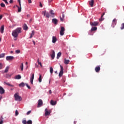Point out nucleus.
I'll return each mask as SVG.
<instances>
[{"instance_id": "c03bdc74", "label": "nucleus", "mask_w": 124, "mask_h": 124, "mask_svg": "<svg viewBox=\"0 0 124 124\" xmlns=\"http://www.w3.org/2000/svg\"><path fill=\"white\" fill-rule=\"evenodd\" d=\"M25 85H26V86L27 87V88H28L29 89H31V87L29 86V85H28V84H27V83H26Z\"/></svg>"}, {"instance_id": "4d7b16f0", "label": "nucleus", "mask_w": 124, "mask_h": 124, "mask_svg": "<svg viewBox=\"0 0 124 124\" xmlns=\"http://www.w3.org/2000/svg\"><path fill=\"white\" fill-rule=\"evenodd\" d=\"M3 124V121H0V124Z\"/></svg>"}, {"instance_id": "a211bd4d", "label": "nucleus", "mask_w": 124, "mask_h": 124, "mask_svg": "<svg viewBox=\"0 0 124 124\" xmlns=\"http://www.w3.org/2000/svg\"><path fill=\"white\" fill-rule=\"evenodd\" d=\"M28 29V27L27 26V25L26 24H24V26H23V30L25 31H27Z\"/></svg>"}, {"instance_id": "dca6fc26", "label": "nucleus", "mask_w": 124, "mask_h": 124, "mask_svg": "<svg viewBox=\"0 0 124 124\" xmlns=\"http://www.w3.org/2000/svg\"><path fill=\"white\" fill-rule=\"evenodd\" d=\"M56 41H57V38H56V37L53 36L52 37V43H55Z\"/></svg>"}, {"instance_id": "69168bd1", "label": "nucleus", "mask_w": 124, "mask_h": 124, "mask_svg": "<svg viewBox=\"0 0 124 124\" xmlns=\"http://www.w3.org/2000/svg\"><path fill=\"white\" fill-rule=\"evenodd\" d=\"M17 1L19 2V3H21L20 0H18Z\"/></svg>"}, {"instance_id": "20e7f679", "label": "nucleus", "mask_w": 124, "mask_h": 124, "mask_svg": "<svg viewBox=\"0 0 124 124\" xmlns=\"http://www.w3.org/2000/svg\"><path fill=\"white\" fill-rule=\"evenodd\" d=\"M60 67H61V71L59 73V77H61L62 76L63 74V68L62 65H60Z\"/></svg>"}, {"instance_id": "4c0bfd02", "label": "nucleus", "mask_w": 124, "mask_h": 124, "mask_svg": "<svg viewBox=\"0 0 124 124\" xmlns=\"http://www.w3.org/2000/svg\"><path fill=\"white\" fill-rule=\"evenodd\" d=\"M20 53V50L19 49H17L16 50V54H19Z\"/></svg>"}, {"instance_id": "412c9836", "label": "nucleus", "mask_w": 124, "mask_h": 124, "mask_svg": "<svg viewBox=\"0 0 124 124\" xmlns=\"http://www.w3.org/2000/svg\"><path fill=\"white\" fill-rule=\"evenodd\" d=\"M70 62V60H67V59H64V63L66 65L68 64Z\"/></svg>"}, {"instance_id": "1a4fd4ad", "label": "nucleus", "mask_w": 124, "mask_h": 124, "mask_svg": "<svg viewBox=\"0 0 124 124\" xmlns=\"http://www.w3.org/2000/svg\"><path fill=\"white\" fill-rule=\"evenodd\" d=\"M51 52H52V53L51 54V57L52 59V60H53L54 59V58H55V52L54 50H52Z\"/></svg>"}, {"instance_id": "052dcab7", "label": "nucleus", "mask_w": 124, "mask_h": 124, "mask_svg": "<svg viewBox=\"0 0 124 124\" xmlns=\"http://www.w3.org/2000/svg\"><path fill=\"white\" fill-rule=\"evenodd\" d=\"M31 80V84H33V80Z\"/></svg>"}, {"instance_id": "37998d69", "label": "nucleus", "mask_w": 124, "mask_h": 124, "mask_svg": "<svg viewBox=\"0 0 124 124\" xmlns=\"http://www.w3.org/2000/svg\"><path fill=\"white\" fill-rule=\"evenodd\" d=\"M60 19L62 22L64 21V18L62 17L61 16H60Z\"/></svg>"}, {"instance_id": "5fc2aeb1", "label": "nucleus", "mask_w": 124, "mask_h": 124, "mask_svg": "<svg viewBox=\"0 0 124 124\" xmlns=\"http://www.w3.org/2000/svg\"><path fill=\"white\" fill-rule=\"evenodd\" d=\"M49 93L50 94H51L52 93V91H51V90H50L49 91Z\"/></svg>"}, {"instance_id": "393cba45", "label": "nucleus", "mask_w": 124, "mask_h": 124, "mask_svg": "<svg viewBox=\"0 0 124 124\" xmlns=\"http://www.w3.org/2000/svg\"><path fill=\"white\" fill-rule=\"evenodd\" d=\"M97 30V28L96 27H92L91 29V31H96Z\"/></svg>"}, {"instance_id": "58836bf2", "label": "nucleus", "mask_w": 124, "mask_h": 124, "mask_svg": "<svg viewBox=\"0 0 124 124\" xmlns=\"http://www.w3.org/2000/svg\"><path fill=\"white\" fill-rule=\"evenodd\" d=\"M46 16L47 18H49L50 16L48 12H46Z\"/></svg>"}, {"instance_id": "bb28decb", "label": "nucleus", "mask_w": 124, "mask_h": 124, "mask_svg": "<svg viewBox=\"0 0 124 124\" xmlns=\"http://www.w3.org/2000/svg\"><path fill=\"white\" fill-rule=\"evenodd\" d=\"M16 7L18 8V12L20 13L21 12V7H19L18 5H16Z\"/></svg>"}, {"instance_id": "c9c22d12", "label": "nucleus", "mask_w": 124, "mask_h": 124, "mask_svg": "<svg viewBox=\"0 0 124 124\" xmlns=\"http://www.w3.org/2000/svg\"><path fill=\"white\" fill-rule=\"evenodd\" d=\"M32 122L31 120H29L27 122V124H32Z\"/></svg>"}, {"instance_id": "2f4dec72", "label": "nucleus", "mask_w": 124, "mask_h": 124, "mask_svg": "<svg viewBox=\"0 0 124 124\" xmlns=\"http://www.w3.org/2000/svg\"><path fill=\"white\" fill-rule=\"evenodd\" d=\"M39 82L41 83L42 82V76L41 75H39V78L38 79Z\"/></svg>"}, {"instance_id": "6e6d98bb", "label": "nucleus", "mask_w": 124, "mask_h": 124, "mask_svg": "<svg viewBox=\"0 0 124 124\" xmlns=\"http://www.w3.org/2000/svg\"><path fill=\"white\" fill-rule=\"evenodd\" d=\"M28 1L29 3H31V0H28Z\"/></svg>"}, {"instance_id": "6ab92c4d", "label": "nucleus", "mask_w": 124, "mask_h": 124, "mask_svg": "<svg viewBox=\"0 0 124 124\" xmlns=\"http://www.w3.org/2000/svg\"><path fill=\"white\" fill-rule=\"evenodd\" d=\"M26 85V83H24V82H21V83H20V84H19V86L20 87H24Z\"/></svg>"}, {"instance_id": "a878e982", "label": "nucleus", "mask_w": 124, "mask_h": 124, "mask_svg": "<svg viewBox=\"0 0 124 124\" xmlns=\"http://www.w3.org/2000/svg\"><path fill=\"white\" fill-rule=\"evenodd\" d=\"M105 13H104L103 14V15L101 16V18L100 19H99V21H103L104 20V18H103V17L105 15Z\"/></svg>"}, {"instance_id": "4468645a", "label": "nucleus", "mask_w": 124, "mask_h": 124, "mask_svg": "<svg viewBox=\"0 0 124 124\" xmlns=\"http://www.w3.org/2000/svg\"><path fill=\"white\" fill-rule=\"evenodd\" d=\"M4 29V25H2L0 27V32L1 33H3Z\"/></svg>"}, {"instance_id": "774afa93", "label": "nucleus", "mask_w": 124, "mask_h": 124, "mask_svg": "<svg viewBox=\"0 0 124 124\" xmlns=\"http://www.w3.org/2000/svg\"><path fill=\"white\" fill-rule=\"evenodd\" d=\"M2 98V96H0V101L1 100Z\"/></svg>"}, {"instance_id": "b1692460", "label": "nucleus", "mask_w": 124, "mask_h": 124, "mask_svg": "<svg viewBox=\"0 0 124 124\" xmlns=\"http://www.w3.org/2000/svg\"><path fill=\"white\" fill-rule=\"evenodd\" d=\"M62 56V53L61 52H59L58 53V54H57V59H59V58Z\"/></svg>"}, {"instance_id": "bf43d9fd", "label": "nucleus", "mask_w": 124, "mask_h": 124, "mask_svg": "<svg viewBox=\"0 0 124 124\" xmlns=\"http://www.w3.org/2000/svg\"><path fill=\"white\" fill-rule=\"evenodd\" d=\"M32 18H31L30 19V23H31V21H32Z\"/></svg>"}, {"instance_id": "f03ea898", "label": "nucleus", "mask_w": 124, "mask_h": 124, "mask_svg": "<svg viewBox=\"0 0 124 124\" xmlns=\"http://www.w3.org/2000/svg\"><path fill=\"white\" fill-rule=\"evenodd\" d=\"M15 100L17 101H21L22 100V98L18 95V93H16L14 95Z\"/></svg>"}, {"instance_id": "79ce46f5", "label": "nucleus", "mask_w": 124, "mask_h": 124, "mask_svg": "<svg viewBox=\"0 0 124 124\" xmlns=\"http://www.w3.org/2000/svg\"><path fill=\"white\" fill-rule=\"evenodd\" d=\"M46 11L45 10V11H43L42 12V14H43L44 15V16H46Z\"/></svg>"}, {"instance_id": "e433bc0d", "label": "nucleus", "mask_w": 124, "mask_h": 124, "mask_svg": "<svg viewBox=\"0 0 124 124\" xmlns=\"http://www.w3.org/2000/svg\"><path fill=\"white\" fill-rule=\"evenodd\" d=\"M0 6H1V7H2V8H4V7H5V5L4 3H0Z\"/></svg>"}, {"instance_id": "e2e57ef3", "label": "nucleus", "mask_w": 124, "mask_h": 124, "mask_svg": "<svg viewBox=\"0 0 124 124\" xmlns=\"http://www.w3.org/2000/svg\"><path fill=\"white\" fill-rule=\"evenodd\" d=\"M37 62H38V63L39 62H39V58H38V59H37Z\"/></svg>"}, {"instance_id": "9d476101", "label": "nucleus", "mask_w": 124, "mask_h": 124, "mask_svg": "<svg viewBox=\"0 0 124 124\" xmlns=\"http://www.w3.org/2000/svg\"><path fill=\"white\" fill-rule=\"evenodd\" d=\"M42 105H43V102H42V100L40 99L38 101V104L37 107L40 108V107H41L42 106Z\"/></svg>"}, {"instance_id": "338daca9", "label": "nucleus", "mask_w": 124, "mask_h": 124, "mask_svg": "<svg viewBox=\"0 0 124 124\" xmlns=\"http://www.w3.org/2000/svg\"><path fill=\"white\" fill-rule=\"evenodd\" d=\"M20 7H21V3H19Z\"/></svg>"}, {"instance_id": "0e129e2a", "label": "nucleus", "mask_w": 124, "mask_h": 124, "mask_svg": "<svg viewBox=\"0 0 124 124\" xmlns=\"http://www.w3.org/2000/svg\"><path fill=\"white\" fill-rule=\"evenodd\" d=\"M32 42H33L34 45H35V42L34 41H33Z\"/></svg>"}, {"instance_id": "8fccbe9b", "label": "nucleus", "mask_w": 124, "mask_h": 124, "mask_svg": "<svg viewBox=\"0 0 124 124\" xmlns=\"http://www.w3.org/2000/svg\"><path fill=\"white\" fill-rule=\"evenodd\" d=\"M40 7L42 8L43 7V5L41 2H40Z\"/></svg>"}, {"instance_id": "f3484780", "label": "nucleus", "mask_w": 124, "mask_h": 124, "mask_svg": "<svg viewBox=\"0 0 124 124\" xmlns=\"http://www.w3.org/2000/svg\"><path fill=\"white\" fill-rule=\"evenodd\" d=\"M9 68H10L9 66H7L5 68V70H4V73H8Z\"/></svg>"}, {"instance_id": "f704fd0d", "label": "nucleus", "mask_w": 124, "mask_h": 124, "mask_svg": "<svg viewBox=\"0 0 124 124\" xmlns=\"http://www.w3.org/2000/svg\"><path fill=\"white\" fill-rule=\"evenodd\" d=\"M34 77V74H32V75L30 78V80H33Z\"/></svg>"}, {"instance_id": "f257e3e1", "label": "nucleus", "mask_w": 124, "mask_h": 124, "mask_svg": "<svg viewBox=\"0 0 124 124\" xmlns=\"http://www.w3.org/2000/svg\"><path fill=\"white\" fill-rule=\"evenodd\" d=\"M20 33H21V28H17L13 31L12 34L13 37L16 38L18 36V34Z\"/></svg>"}, {"instance_id": "de8ad7c7", "label": "nucleus", "mask_w": 124, "mask_h": 124, "mask_svg": "<svg viewBox=\"0 0 124 124\" xmlns=\"http://www.w3.org/2000/svg\"><path fill=\"white\" fill-rule=\"evenodd\" d=\"M2 68V65L1 64V63H0V69H1Z\"/></svg>"}, {"instance_id": "a19ab883", "label": "nucleus", "mask_w": 124, "mask_h": 124, "mask_svg": "<svg viewBox=\"0 0 124 124\" xmlns=\"http://www.w3.org/2000/svg\"><path fill=\"white\" fill-rule=\"evenodd\" d=\"M22 124H27V122L25 120H23L22 121Z\"/></svg>"}, {"instance_id": "7ed1b4c3", "label": "nucleus", "mask_w": 124, "mask_h": 124, "mask_svg": "<svg viewBox=\"0 0 124 124\" xmlns=\"http://www.w3.org/2000/svg\"><path fill=\"white\" fill-rule=\"evenodd\" d=\"M64 31H65V28L63 27L62 26L61 27V31L60 32V34L61 36H63L64 35Z\"/></svg>"}, {"instance_id": "aec40b11", "label": "nucleus", "mask_w": 124, "mask_h": 124, "mask_svg": "<svg viewBox=\"0 0 124 124\" xmlns=\"http://www.w3.org/2000/svg\"><path fill=\"white\" fill-rule=\"evenodd\" d=\"M50 104L52 106H55L57 104V102L51 100V102H50Z\"/></svg>"}, {"instance_id": "09e8293b", "label": "nucleus", "mask_w": 124, "mask_h": 124, "mask_svg": "<svg viewBox=\"0 0 124 124\" xmlns=\"http://www.w3.org/2000/svg\"><path fill=\"white\" fill-rule=\"evenodd\" d=\"M31 113V111H29L27 113V115H29Z\"/></svg>"}, {"instance_id": "4be33fe9", "label": "nucleus", "mask_w": 124, "mask_h": 124, "mask_svg": "<svg viewBox=\"0 0 124 124\" xmlns=\"http://www.w3.org/2000/svg\"><path fill=\"white\" fill-rule=\"evenodd\" d=\"M12 75V74L9 75V74H6V75H5V77L7 78H10L11 77Z\"/></svg>"}, {"instance_id": "6e6552de", "label": "nucleus", "mask_w": 124, "mask_h": 124, "mask_svg": "<svg viewBox=\"0 0 124 124\" xmlns=\"http://www.w3.org/2000/svg\"><path fill=\"white\" fill-rule=\"evenodd\" d=\"M51 113L50 110H48L47 108H46L45 109V116H47L50 115Z\"/></svg>"}, {"instance_id": "ea45409f", "label": "nucleus", "mask_w": 124, "mask_h": 124, "mask_svg": "<svg viewBox=\"0 0 124 124\" xmlns=\"http://www.w3.org/2000/svg\"><path fill=\"white\" fill-rule=\"evenodd\" d=\"M121 29L122 30H124V23H123L122 25V27H121Z\"/></svg>"}, {"instance_id": "3c124183", "label": "nucleus", "mask_w": 124, "mask_h": 124, "mask_svg": "<svg viewBox=\"0 0 124 124\" xmlns=\"http://www.w3.org/2000/svg\"><path fill=\"white\" fill-rule=\"evenodd\" d=\"M4 2L6 4H8V2H7V0H4Z\"/></svg>"}, {"instance_id": "5701e85b", "label": "nucleus", "mask_w": 124, "mask_h": 124, "mask_svg": "<svg viewBox=\"0 0 124 124\" xmlns=\"http://www.w3.org/2000/svg\"><path fill=\"white\" fill-rule=\"evenodd\" d=\"M21 77L20 75H17V76H16L15 79H21Z\"/></svg>"}, {"instance_id": "2eb2a0df", "label": "nucleus", "mask_w": 124, "mask_h": 124, "mask_svg": "<svg viewBox=\"0 0 124 124\" xmlns=\"http://www.w3.org/2000/svg\"><path fill=\"white\" fill-rule=\"evenodd\" d=\"M89 4L91 6V7H93V6L94 0H90L89 1Z\"/></svg>"}, {"instance_id": "0eeeda50", "label": "nucleus", "mask_w": 124, "mask_h": 124, "mask_svg": "<svg viewBox=\"0 0 124 124\" xmlns=\"http://www.w3.org/2000/svg\"><path fill=\"white\" fill-rule=\"evenodd\" d=\"M117 25V20L115 18L112 21V27L114 28L115 26Z\"/></svg>"}, {"instance_id": "7c9ffc66", "label": "nucleus", "mask_w": 124, "mask_h": 124, "mask_svg": "<svg viewBox=\"0 0 124 124\" xmlns=\"http://www.w3.org/2000/svg\"><path fill=\"white\" fill-rule=\"evenodd\" d=\"M50 14L51 15V16H52V17H54V16L55 14H54V13H53V10H51V11H50Z\"/></svg>"}, {"instance_id": "c756f323", "label": "nucleus", "mask_w": 124, "mask_h": 124, "mask_svg": "<svg viewBox=\"0 0 124 124\" xmlns=\"http://www.w3.org/2000/svg\"><path fill=\"white\" fill-rule=\"evenodd\" d=\"M5 56V53H2L0 54V58H4Z\"/></svg>"}, {"instance_id": "9b49d317", "label": "nucleus", "mask_w": 124, "mask_h": 124, "mask_svg": "<svg viewBox=\"0 0 124 124\" xmlns=\"http://www.w3.org/2000/svg\"><path fill=\"white\" fill-rule=\"evenodd\" d=\"M5 91L3 89V87H1V86H0V94H2L4 93Z\"/></svg>"}, {"instance_id": "864d4df0", "label": "nucleus", "mask_w": 124, "mask_h": 124, "mask_svg": "<svg viewBox=\"0 0 124 124\" xmlns=\"http://www.w3.org/2000/svg\"><path fill=\"white\" fill-rule=\"evenodd\" d=\"M3 118L2 117V116H1V117H0V121H3Z\"/></svg>"}, {"instance_id": "49530a36", "label": "nucleus", "mask_w": 124, "mask_h": 124, "mask_svg": "<svg viewBox=\"0 0 124 124\" xmlns=\"http://www.w3.org/2000/svg\"><path fill=\"white\" fill-rule=\"evenodd\" d=\"M38 65H40L41 67H43V65H42L41 62H39L38 63Z\"/></svg>"}, {"instance_id": "c85d7f7f", "label": "nucleus", "mask_w": 124, "mask_h": 124, "mask_svg": "<svg viewBox=\"0 0 124 124\" xmlns=\"http://www.w3.org/2000/svg\"><path fill=\"white\" fill-rule=\"evenodd\" d=\"M4 83L6 84L7 85H8L9 86H10V87H14V85H12V84H10V83H8V82H5L4 81Z\"/></svg>"}, {"instance_id": "680f3d73", "label": "nucleus", "mask_w": 124, "mask_h": 124, "mask_svg": "<svg viewBox=\"0 0 124 124\" xmlns=\"http://www.w3.org/2000/svg\"><path fill=\"white\" fill-rule=\"evenodd\" d=\"M2 18V16L1 15H0V20H1Z\"/></svg>"}, {"instance_id": "13d9d810", "label": "nucleus", "mask_w": 124, "mask_h": 124, "mask_svg": "<svg viewBox=\"0 0 124 124\" xmlns=\"http://www.w3.org/2000/svg\"><path fill=\"white\" fill-rule=\"evenodd\" d=\"M64 17H65V16H64V14H62V17L63 18H64Z\"/></svg>"}, {"instance_id": "603ef678", "label": "nucleus", "mask_w": 124, "mask_h": 124, "mask_svg": "<svg viewBox=\"0 0 124 124\" xmlns=\"http://www.w3.org/2000/svg\"><path fill=\"white\" fill-rule=\"evenodd\" d=\"M9 2H10V4L13 3V0H10L9 1Z\"/></svg>"}, {"instance_id": "f8f14e48", "label": "nucleus", "mask_w": 124, "mask_h": 124, "mask_svg": "<svg viewBox=\"0 0 124 124\" xmlns=\"http://www.w3.org/2000/svg\"><path fill=\"white\" fill-rule=\"evenodd\" d=\"M100 69H101V68L100 66H97V67H96V68H95V70L96 73H99Z\"/></svg>"}, {"instance_id": "cd10ccee", "label": "nucleus", "mask_w": 124, "mask_h": 124, "mask_svg": "<svg viewBox=\"0 0 124 124\" xmlns=\"http://www.w3.org/2000/svg\"><path fill=\"white\" fill-rule=\"evenodd\" d=\"M34 35V31H32L31 32V36L30 37V38L31 39L32 38V36Z\"/></svg>"}, {"instance_id": "a18cd8bd", "label": "nucleus", "mask_w": 124, "mask_h": 124, "mask_svg": "<svg viewBox=\"0 0 124 124\" xmlns=\"http://www.w3.org/2000/svg\"><path fill=\"white\" fill-rule=\"evenodd\" d=\"M18 115V112L17 110H16V116H17Z\"/></svg>"}, {"instance_id": "473e14b6", "label": "nucleus", "mask_w": 124, "mask_h": 124, "mask_svg": "<svg viewBox=\"0 0 124 124\" xmlns=\"http://www.w3.org/2000/svg\"><path fill=\"white\" fill-rule=\"evenodd\" d=\"M23 68H24L23 63H21V65L20 66V69L22 71H23Z\"/></svg>"}, {"instance_id": "39448f33", "label": "nucleus", "mask_w": 124, "mask_h": 124, "mask_svg": "<svg viewBox=\"0 0 124 124\" xmlns=\"http://www.w3.org/2000/svg\"><path fill=\"white\" fill-rule=\"evenodd\" d=\"M99 24V22L97 21H93V22H92L90 24L93 27V26H98Z\"/></svg>"}, {"instance_id": "72a5a7b5", "label": "nucleus", "mask_w": 124, "mask_h": 124, "mask_svg": "<svg viewBox=\"0 0 124 124\" xmlns=\"http://www.w3.org/2000/svg\"><path fill=\"white\" fill-rule=\"evenodd\" d=\"M50 72L52 74L53 72V69L52 67H50Z\"/></svg>"}, {"instance_id": "423d86ee", "label": "nucleus", "mask_w": 124, "mask_h": 124, "mask_svg": "<svg viewBox=\"0 0 124 124\" xmlns=\"http://www.w3.org/2000/svg\"><path fill=\"white\" fill-rule=\"evenodd\" d=\"M6 59L8 61H12L14 59V56H6Z\"/></svg>"}, {"instance_id": "ddd939ff", "label": "nucleus", "mask_w": 124, "mask_h": 124, "mask_svg": "<svg viewBox=\"0 0 124 124\" xmlns=\"http://www.w3.org/2000/svg\"><path fill=\"white\" fill-rule=\"evenodd\" d=\"M58 22V20L56 18L52 19V23H53L55 25H57Z\"/></svg>"}]
</instances>
